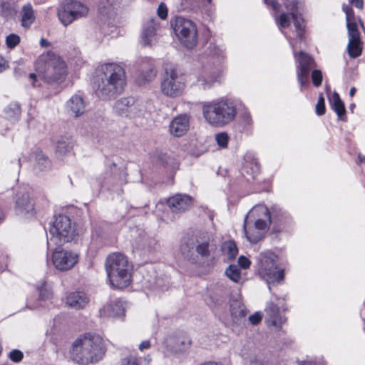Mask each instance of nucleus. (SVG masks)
<instances>
[{
    "label": "nucleus",
    "mask_w": 365,
    "mask_h": 365,
    "mask_svg": "<svg viewBox=\"0 0 365 365\" xmlns=\"http://www.w3.org/2000/svg\"><path fill=\"white\" fill-rule=\"evenodd\" d=\"M126 85L125 69L119 64L107 63L101 65L93 81L96 95L108 101L120 94Z\"/></svg>",
    "instance_id": "f257e3e1"
},
{
    "label": "nucleus",
    "mask_w": 365,
    "mask_h": 365,
    "mask_svg": "<svg viewBox=\"0 0 365 365\" xmlns=\"http://www.w3.org/2000/svg\"><path fill=\"white\" fill-rule=\"evenodd\" d=\"M105 352L103 339L98 335L90 333L79 336L73 342L70 350L72 359L81 365L98 361Z\"/></svg>",
    "instance_id": "f03ea898"
},
{
    "label": "nucleus",
    "mask_w": 365,
    "mask_h": 365,
    "mask_svg": "<svg viewBox=\"0 0 365 365\" xmlns=\"http://www.w3.org/2000/svg\"><path fill=\"white\" fill-rule=\"evenodd\" d=\"M203 116L210 125L224 127L232 122L237 115V108L233 101L221 98L202 105Z\"/></svg>",
    "instance_id": "7ed1b4c3"
},
{
    "label": "nucleus",
    "mask_w": 365,
    "mask_h": 365,
    "mask_svg": "<svg viewBox=\"0 0 365 365\" xmlns=\"http://www.w3.org/2000/svg\"><path fill=\"white\" fill-rule=\"evenodd\" d=\"M36 70L38 76L48 84L61 83L67 76L65 62L53 52L39 56L36 62Z\"/></svg>",
    "instance_id": "20e7f679"
},
{
    "label": "nucleus",
    "mask_w": 365,
    "mask_h": 365,
    "mask_svg": "<svg viewBox=\"0 0 365 365\" xmlns=\"http://www.w3.org/2000/svg\"><path fill=\"white\" fill-rule=\"evenodd\" d=\"M271 222V213L266 206L259 205L254 207L246 215L244 222L247 240L252 243H257L263 237Z\"/></svg>",
    "instance_id": "39448f33"
},
{
    "label": "nucleus",
    "mask_w": 365,
    "mask_h": 365,
    "mask_svg": "<svg viewBox=\"0 0 365 365\" xmlns=\"http://www.w3.org/2000/svg\"><path fill=\"white\" fill-rule=\"evenodd\" d=\"M106 269L110 284L113 287L123 289L130 284V266L125 255L120 253L110 255L106 262Z\"/></svg>",
    "instance_id": "423d86ee"
},
{
    "label": "nucleus",
    "mask_w": 365,
    "mask_h": 365,
    "mask_svg": "<svg viewBox=\"0 0 365 365\" xmlns=\"http://www.w3.org/2000/svg\"><path fill=\"white\" fill-rule=\"evenodd\" d=\"M257 272L267 284L284 279V269L277 267V256L273 252L261 253L257 257Z\"/></svg>",
    "instance_id": "0eeeda50"
},
{
    "label": "nucleus",
    "mask_w": 365,
    "mask_h": 365,
    "mask_svg": "<svg viewBox=\"0 0 365 365\" xmlns=\"http://www.w3.org/2000/svg\"><path fill=\"white\" fill-rule=\"evenodd\" d=\"M49 232L51 237L47 242L48 246L51 243L61 245L72 241L76 236V230L72 226L70 218L64 215L56 217Z\"/></svg>",
    "instance_id": "6e6552de"
},
{
    "label": "nucleus",
    "mask_w": 365,
    "mask_h": 365,
    "mask_svg": "<svg viewBox=\"0 0 365 365\" xmlns=\"http://www.w3.org/2000/svg\"><path fill=\"white\" fill-rule=\"evenodd\" d=\"M185 85L182 76L174 68H166L160 83V91L163 95L176 98L182 93Z\"/></svg>",
    "instance_id": "1a4fd4ad"
},
{
    "label": "nucleus",
    "mask_w": 365,
    "mask_h": 365,
    "mask_svg": "<svg viewBox=\"0 0 365 365\" xmlns=\"http://www.w3.org/2000/svg\"><path fill=\"white\" fill-rule=\"evenodd\" d=\"M175 34L188 49L193 48L197 43V30L195 24L190 20L178 17L173 26Z\"/></svg>",
    "instance_id": "9d476101"
},
{
    "label": "nucleus",
    "mask_w": 365,
    "mask_h": 365,
    "mask_svg": "<svg viewBox=\"0 0 365 365\" xmlns=\"http://www.w3.org/2000/svg\"><path fill=\"white\" fill-rule=\"evenodd\" d=\"M88 11V8L81 3L76 1H68L58 8V16L61 24L66 26L86 16Z\"/></svg>",
    "instance_id": "9b49d317"
},
{
    "label": "nucleus",
    "mask_w": 365,
    "mask_h": 365,
    "mask_svg": "<svg viewBox=\"0 0 365 365\" xmlns=\"http://www.w3.org/2000/svg\"><path fill=\"white\" fill-rule=\"evenodd\" d=\"M298 65L297 66V78L300 84V91L309 86V73L312 68L315 67L314 58L307 53L299 51L294 53Z\"/></svg>",
    "instance_id": "f8f14e48"
},
{
    "label": "nucleus",
    "mask_w": 365,
    "mask_h": 365,
    "mask_svg": "<svg viewBox=\"0 0 365 365\" xmlns=\"http://www.w3.org/2000/svg\"><path fill=\"white\" fill-rule=\"evenodd\" d=\"M143 106L132 97L121 98L113 106L115 113L122 117L133 118L143 113Z\"/></svg>",
    "instance_id": "ddd939ff"
},
{
    "label": "nucleus",
    "mask_w": 365,
    "mask_h": 365,
    "mask_svg": "<svg viewBox=\"0 0 365 365\" xmlns=\"http://www.w3.org/2000/svg\"><path fill=\"white\" fill-rule=\"evenodd\" d=\"M54 267L60 271L71 269L78 261V255L71 251L56 248L52 255Z\"/></svg>",
    "instance_id": "4468645a"
},
{
    "label": "nucleus",
    "mask_w": 365,
    "mask_h": 365,
    "mask_svg": "<svg viewBox=\"0 0 365 365\" xmlns=\"http://www.w3.org/2000/svg\"><path fill=\"white\" fill-rule=\"evenodd\" d=\"M15 212L16 215L24 218L34 216V205L28 192L20 191L16 194Z\"/></svg>",
    "instance_id": "2eb2a0df"
},
{
    "label": "nucleus",
    "mask_w": 365,
    "mask_h": 365,
    "mask_svg": "<svg viewBox=\"0 0 365 365\" xmlns=\"http://www.w3.org/2000/svg\"><path fill=\"white\" fill-rule=\"evenodd\" d=\"M168 351L175 354H181L188 351L191 346V340L184 336H170L165 341Z\"/></svg>",
    "instance_id": "dca6fc26"
},
{
    "label": "nucleus",
    "mask_w": 365,
    "mask_h": 365,
    "mask_svg": "<svg viewBox=\"0 0 365 365\" xmlns=\"http://www.w3.org/2000/svg\"><path fill=\"white\" fill-rule=\"evenodd\" d=\"M192 199L187 195L177 194L168 200L167 204L174 213L184 212L191 206Z\"/></svg>",
    "instance_id": "f3484780"
},
{
    "label": "nucleus",
    "mask_w": 365,
    "mask_h": 365,
    "mask_svg": "<svg viewBox=\"0 0 365 365\" xmlns=\"http://www.w3.org/2000/svg\"><path fill=\"white\" fill-rule=\"evenodd\" d=\"M170 132L176 137L185 135L189 128V117L187 115H180L175 117L170 123Z\"/></svg>",
    "instance_id": "a211bd4d"
},
{
    "label": "nucleus",
    "mask_w": 365,
    "mask_h": 365,
    "mask_svg": "<svg viewBox=\"0 0 365 365\" xmlns=\"http://www.w3.org/2000/svg\"><path fill=\"white\" fill-rule=\"evenodd\" d=\"M259 170L260 165L257 159L251 155H246L241 170L242 175L247 180L255 179Z\"/></svg>",
    "instance_id": "6ab92c4d"
},
{
    "label": "nucleus",
    "mask_w": 365,
    "mask_h": 365,
    "mask_svg": "<svg viewBox=\"0 0 365 365\" xmlns=\"http://www.w3.org/2000/svg\"><path fill=\"white\" fill-rule=\"evenodd\" d=\"M349 43L347 51L351 58H355L361 56L362 53V42L360 33L358 31H348Z\"/></svg>",
    "instance_id": "aec40b11"
},
{
    "label": "nucleus",
    "mask_w": 365,
    "mask_h": 365,
    "mask_svg": "<svg viewBox=\"0 0 365 365\" xmlns=\"http://www.w3.org/2000/svg\"><path fill=\"white\" fill-rule=\"evenodd\" d=\"M85 102L83 98L78 95H73L66 102V108L67 112L76 118L83 115L85 112Z\"/></svg>",
    "instance_id": "412c9836"
},
{
    "label": "nucleus",
    "mask_w": 365,
    "mask_h": 365,
    "mask_svg": "<svg viewBox=\"0 0 365 365\" xmlns=\"http://www.w3.org/2000/svg\"><path fill=\"white\" fill-rule=\"evenodd\" d=\"M125 308L123 302L116 300L105 305L99 310L101 317H115L124 315Z\"/></svg>",
    "instance_id": "4be33fe9"
},
{
    "label": "nucleus",
    "mask_w": 365,
    "mask_h": 365,
    "mask_svg": "<svg viewBox=\"0 0 365 365\" xmlns=\"http://www.w3.org/2000/svg\"><path fill=\"white\" fill-rule=\"evenodd\" d=\"M158 24L155 18L148 19L143 26L142 40L145 46H150L155 38Z\"/></svg>",
    "instance_id": "5701e85b"
},
{
    "label": "nucleus",
    "mask_w": 365,
    "mask_h": 365,
    "mask_svg": "<svg viewBox=\"0 0 365 365\" xmlns=\"http://www.w3.org/2000/svg\"><path fill=\"white\" fill-rule=\"evenodd\" d=\"M88 302V296L82 292H71L66 297V304L75 309H83Z\"/></svg>",
    "instance_id": "b1692460"
},
{
    "label": "nucleus",
    "mask_w": 365,
    "mask_h": 365,
    "mask_svg": "<svg viewBox=\"0 0 365 365\" xmlns=\"http://www.w3.org/2000/svg\"><path fill=\"white\" fill-rule=\"evenodd\" d=\"M267 320L269 324L274 327H279L284 319L279 314V307L274 303H269L265 309Z\"/></svg>",
    "instance_id": "393cba45"
},
{
    "label": "nucleus",
    "mask_w": 365,
    "mask_h": 365,
    "mask_svg": "<svg viewBox=\"0 0 365 365\" xmlns=\"http://www.w3.org/2000/svg\"><path fill=\"white\" fill-rule=\"evenodd\" d=\"M182 5L190 9L203 8L209 16L212 14V0H181Z\"/></svg>",
    "instance_id": "a878e982"
},
{
    "label": "nucleus",
    "mask_w": 365,
    "mask_h": 365,
    "mask_svg": "<svg viewBox=\"0 0 365 365\" xmlns=\"http://www.w3.org/2000/svg\"><path fill=\"white\" fill-rule=\"evenodd\" d=\"M21 25L29 28L35 21L36 16L33 6L30 4H25L20 11Z\"/></svg>",
    "instance_id": "bb28decb"
},
{
    "label": "nucleus",
    "mask_w": 365,
    "mask_h": 365,
    "mask_svg": "<svg viewBox=\"0 0 365 365\" xmlns=\"http://www.w3.org/2000/svg\"><path fill=\"white\" fill-rule=\"evenodd\" d=\"M245 306L240 301L235 300L231 303L230 313L234 323H239L247 315Z\"/></svg>",
    "instance_id": "cd10ccee"
},
{
    "label": "nucleus",
    "mask_w": 365,
    "mask_h": 365,
    "mask_svg": "<svg viewBox=\"0 0 365 365\" xmlns=\"http://www.w3.org/2000/svg\"><path fill=\"white\" fill-rule=\"evenodd\" d=\"M35 163L34 168L35 171H44L51 168L50 160L41 151H36L34 153Z\"/></svg>",
    "instance_id": "c85d7f7f"
},
{
    "label": "nucleus",
    "mask_w": 365,
    "mask_h": 365,
    "mask_svg": "<svg viewBox=\"0 0 365 365\" xmlns=\"http://www.w3.org/2000/svg\"><path fill=\"white\" fill-rule=\"evenodd\" d=\"M331 108L336 112L339 118L342 120H345V107L343 101L341 100L339 95L334 92L331 99H329Z\"/></svg>",
    "instance_id": "c756f323"
},
{
    "label": "nucleus",
    "mask_w": 365,
    "mask_h": 365,
    "mask_svg": "<svg viewBox=\"0 0 365 365\" xmlns=\"http://www.w3.org/2000/svg\"><path fill=\"white\" fill-rule=\"evenodd\" d=\"M157 71L155 66L150 61L143 63L141 66L142 83L152 81L156 76Z\"/></svg>",
    "instance_id": "7c9ffc66"
},
{
    "label": "nucleus",
    "mask_w": 365,
    "mask_h": 365,
    "mask_svg": "<svg viewBox=\"0 0 365 365\" xmlns=\"http://www.w3.org/2000/svg\"><path fill=\"white\" fill-rule=\"evenodd\" d=\"M21 113V107L17 103H11L4 109L5 118L13 123L19 120Z\"/></svg>",
    "instance_id": "2f4dec72"
},
{
    "label": "nucleus",
    "mask_w": 365,
    "mask_h": 365,
    "mask_svg": "<svg viewBox=\"0 0 365 365\" xmlns=\"http://www.w3.org/2000/svg\"><path fill=\"white\" fill-rule=\"evenodd\" d=\"M342 11L346 14V27L348 31H358L356 16L351 6L347 4L342 5Z\"/></svg>",
    "instance_id": "473e14b6"
},
{
    "label": "nucleus",
    "mask_w": 365,
    "mask_h": 365,
    "mask_svg": "<svg viewBox=\"0 0 365 365\" xmlns=\"http://www.w3.org/2000/svg\"><path fill=\"white\" fill-rule=\"evenodd\" d=\"M73 148V143L70 138H61L56 143V154L58 157H63L69 153Z\"/></svg>",
    "instance_id": "72a5a7b5"
},
{
    "label": "nucleus",
    "mask_w": 365,
    "mask_h": 365,
    "mask_svg": "<svg viewBox=\"0 0 365 365\" xmlns=\"http://www.w3.org/2000/svg\"><path fill=\"white\" fill-rule=\"evenodd\" d=\"M222 251L230 259H234L238 253V249L235 242L231 240L225 242L222 244Z\"/></svg>",
    "instance_id": "f704fd0d"
},
{
    "label": "nucleus",
    "mask_w": 365,
    "mask_h": 365,
    "mask_svg": "<svg viewBox=\"0 0 365 365\" xmlns=\"http://www.w3.org/2000/svg\"><path fill=\"white\" fill-rule=\"evenodd\" d=\"M292 16V19L294 21V25L295 29L297 31V37L299 39H302L303 38V30L305 28L304 19L302 17L301 13L294 14Z\"/></svg>",
    "instance_id": "c9c22d12"
},
{
    "label": "nucleus",
    "mask_w": 365,
    "mask_h": 365,
    "mask_svg": "<svg viewBox=\"0 0 365 365\" xmlns=\"http://www.w3.org/2000/svg\"><path fill=\"white\" fill-rule=\"evenodd\" d=\"M36 289L38 292L39 299L41 300L48 299L52 295L51 289L45 281L39 282L36 286Z\"/></svg>",
    "instance_id": "e433bc0d"
},
{
    "label": "nucleus",
    "mask_w": 365,
    "mask_h": 365,
    "mask_svg": "<svg viewBox=\"0 0 365 365\" xmlns=\"http://www.w3.org/2000/svg\"><path fill=\"white\" fill-rule=\"evenodd\" d=\"M195 250L198 255L202 257H207L210 255V242L208 240L202 242L197 241Z\"/></svg>",
    "instance_id": "4c0bfd02"
},
{
    "label": "nucleus",
    "mask_w": 365,
    "mask_h": 365,
    "mask_svg": "<svg viewBox=\"0 0 365 365\" xmlns=\"http://www.w3.org/2000/svg\"><path fill=\"white\" fill-rule=\"evenodd\" d=\"M225 274L235 282H238L241 278L240 269L237 265H230L226 269Z\"/></svg>",
    "instance_id": "58836bf2"
},
{
    "label": "nucleus",
    "mask_w": 365,
    "mask_h": 365,
    "mask_svg": "<svg viewBox=\"0 0 365 365\" xmlns=\"http://www.w3.org/2000/svg\"><path fill=\"white\" fill-rule=\"evenodd\" d=\"M194 243L192 240L185 242L180 246V252L182 255L189 260L192 259V250L194 249Z\"/></svg>",
    "instance_id": "ea45409f"
},
{
    "label": "nucleus",
    "mask_w": 365,
    "mask_h": 365,
    "mask_svg": "<svg viewBox=\"0 0 365 365\" xmlns=\"http://www.w3.org/2000/svg\"><path fill=\"white\" fill-rule=\"evenodd\" d=\"M0 9L1 15L5 18L12 16L16 12L14 6L9 2L1 3L0 5Z\"/></svg>",
    "instance_id": "a19ab883"
},
{
    "label": "nucleus",
    "mask_w": 365,
    "mask_h": 365,
    "mask_svg": "<svg viewBox=\"0 0 365 365\" xmlns=\"http://www.w3.org/2000/svg\"><path fill=\"white\" fill-rule=\"evenodd\" d=\"M284 6L289 12L290 16L300 13L299 10V1L297 0H285Z\"/></svg>",
    "instance_id": "79ce46f5"
},
{
    "label": "nucleus",
    "mask_w": 365,
    "mask_h": 365,
    "mask_svg": "<svg viewBox=\"0 0 365 365\" xmlns=\"http://www.w3.org/2000/svg\"><path fill=\"white\" fill-rule=\"evenodd\" d=\"M215 140L220 147L226 148L229 140L228 135L225 132L217 133L215 135Z\"/></svg>",
    "instance_id": "37998d69"
},
{
    "label": "nucleus",
    "mask_w": 365,
    "mask_h": 365,
    "mask_svg": "<svg viewBox=\"0 0 365 365\" xmlns=\"http://www.w3.org/2000/svg\"><path fill=\"white\" fill-rule=\"evenodd\" d=\"M276 21L279 26V29L287 28L290 25L289 15L284 12L279 15V16L276 19Z\"/></svg>",
    "instance_id": "c03bdc74"
},
{
    "label": "nucleus",
    "mask_w": 365,
    "mask_h": 365,
    "mask_svg": "<svg viewBox=\"0 0 365 365\" xmlns=\"http://www.w3.org/2000/svg\"><path fill=\"white\" fill-rule=\"evenodd\" d=\"M312 81L315 87H319L322 83V73L320 70L314 69L312 72Z\"/></svg>",
    "instance_id": "a18cd8bd"
},
{
    "label": "nucleus",
    "mask_w": 365,
    "mask_h": 365,
    "mask_svg": "<svg viewBox=\"0 0 365 365\" xmlns=\"http://www.w3.org/2000/svg\"><path fill=\"white\" fill-rule=\"evenodd\" d=\"M324 98L322 94H319L318 101L315 106V112L318 115H323L326 112Z\"/></svg>",
    "instance_id": "49530a36"
},
{
    "label": "nucleus",
    "mask_w": 365,
    "mask_h": 365,
    "mask_svg": "<svg viewBox=\"0 0 365 365\" xmlns=\"http://www.w3.org/2000/svg\"><path fill=\"white\" fill-rule=\"evenodd\" d=\"M197 86L205 90L209 88L213 83L214 80L212 78H206L204 76H200L197 78Z\"/></svg>",
    "instance_id": "de8ad7c7"
},
{
    "label": "nucleus",
    "mask_w": 365,
    "mask_h": 365,
    "mask_svg": "<svg viewBox=\"0 0 365 365\" xmlns=\"http://www.w3.org/2000/svg\"><path fill=\"white\" fill-rule=\"evenodd\" d=\"M121 365H140V359L135 355H129L121 359Z\"/></svg>",
    "instance_id": "09e8293b"
},
{
    "label": "nucleus",
    "mask_w": 365,
    "mask_h": 365,
    "mask_svg": "<svg viewBox=\"0 0 365 365\" xmlns=\"http://www.w3.org/2000/svg\"><path fill=\"white\" fill-rule=\"evenodd\" d=\"M20 42V37L14 34H9L6 38V46L9 48H14Z\"/></svg>",
    "instance_id": "8fccbe9b"
},
{
    "label": "nucleus",
    "mask_w": 365,
    "mask_h": 365,
    "mask_svg": "<svg viewBox=\"0 0 365 365\" xmlns=\"http://www.w3.org/2000/svg\"><path fill=\"white\" fill-rule=\"evenodd\" d=\"M208 53L216 57H223V51L217 45L210 43L207 48Z\"/></svg>",
    "instance_id": "3c124183"
},
{
    "label": "nucleus",
    "mask_w": 365,
    "mask_h": 365,
    "mask_svg": "<svg viewBox=\"0 0 365 365\" xmlns=\"http://www.w3.org/2000/svg\"><path fill=\"white\" fill-rule=\"evenodd\" d=\"M24 357L22 351L19 349H14L9 354V358L14 362H20Z\"/></svg>",
    "instance_id": "603ef678"
},
{
    "label": "nucleus",
    "mask_w": 365,
    "mask_h": 365,
    "mask_svg": "<svg viewBox=\"0 0 365 365\" xmlns=\"http://www.w3.org/2000/svg\"><path fill=\"white\" fill-rule=\"evenodd\" d=\"M157 13L161 19H165L168 16V9L164 3H160L158 6Z\"/></svg>",
    "instance_id": "864d4df0"
},
{
    "label": "nucleus",
    "mask_w": 365,
    "mask_h": 365,
    "mask_svg": "<svg viewBox=\"0 0 365 365\" xmlns=\"http://www.w3.org/2000/svg\"><path fill=\"white\" fill-rule=\"evenodd\" d=\"M262 320V314L260 312H255L249 317V321L252 324L256 325Z\"/></svg>",
    "instance_id": "5fc2aeb1"
},
{
    "label": "nucleus",
    "mask_w": 365,
    "mask_h": 365,
    "mask_svg": "<svg viewBox=\"0 0 365 365\" xmlns=\"http://www.w3.org/2000/svg\"><path fill=\"white\" fill-rule=\"evenodd\" d=\"M238 264L241 267L246 269L249 267L250 264V261L247 257L244 256H240L238 258Z\"/></svg>",
    "instance_id": "6e6d98bb"
},
{
    "label": "nucleus",
    "mask_w": 365,
    "mask_h": 365,
    "mask_svg": "<svg viewBox=\"0 0 365 365\" xmlns=\"http://www.w3.org/2000/svg\"><path fill=\"white\" fill-rule=\"evenodd\" d=\"M267 5L270 6L273 10L277 11L279 9L280 5L276 0H265Z\"/></svg>",
    "instance_id": "4d7b16f0"
},
{
    "label": "nucleus",
    "mask_w": 365,
    "mask_h": 365,
    "mask_svg": "<svg viewBox=\"0 0 365 365\" xmlns=\"http://www.w3.org/2000/svg\"><path fill=\"white\" fill-rule=\"evenodd\" d=\"M349 1L357 9H362L364 8V0H349Z\"/></svg>",
    "instance_id": "13d9d810"
},
{
    "label": "nucleus",
    "mask_w": 365,
    "mask_h": 365,
    "mask_svg": "<svg viewBox=\"0 0 365 365\" xmlns=\"http://www.w3.org/2000/svg\"><path fill=\"white\" fill-rule=\"evenodd\" d=\"M8 68V62L3 56H0V72H3Z\"/></svg>",
    "instance_id": "bf43d9fd"
},
{
    "label": "nucleus",
    "mask_w": 365,
    "mask_h": 365,
    "mask_svg": "<svg viewBox=\"0 0 365 365\" xmlns=\"http://www.w3.org/2000/svg\"><path fill=\"white\" fill-rule=\"evenodd\" d=\"M150 347V342L148 340L142 341L138 348L139 349L143 351L144 349H148Z\"/></svg>",
    "instance_id": "052dcab7"
},
{
    "label": "nucleus",
    "mask_w": 365,
    "mask_h": 365,
    "mask_svg": "<svg viewBox=\"0 0 365 365\" xmlns=\"http://www.w3.org/2000/svg\"><path fill=\"white\" fill-rule=\"evenodd\" d=\"M298 365H327L324 361H301L298 364Z\"/></svg>",
    "instance_id": "680f3d73"
},
{
    "label": "nucleus",
    "mask_w": 365,
    "mask_h": 365,
    "mask_svg": "<svg viewBox=\"0 0 365 365\" xmlns=\"http://www.w3.org/2000/svg\"><path fill=\"white\" fill-rule=\"evenodd\" d=\"M145 365H150L152 361V358L150 355H147L143 359Z\"/></svg>",
    "instance_id": "e2e57ef3"
},
{
    "label": "nucleus",
    "mask_w": 365,
    "mask_h": 365,
    "mask_svg": "<svg viewBox=\"0 0 365 365\" xmlns=\"http://www.w3.org/2000/svg\"><path fill=\"white\" fill-rule=\"evenodd\" d=\"M40 44L43 47H46L49 45V43L47 40L42 38L40 41Z\"/></svg>",
    "instance_id": "0e129e2a"
},
{
    "label": "nucleus",
    "mask_w": 365,
    "mask_h": 365,
    "mask_svg": "<svg viewBox=\"0 0 365 365\" xmlns=\"http://www.w3.org/2000/svg\"><path fill=\"white\" fill-rule=\"evenodd\" d=\"M356 93V88L354 87L351 88L349 91V96L353 97Z\"/></svg>",
    "instance_id": "69168bd1"
},
{
    "label": "nucleus",
    "mask_w": 365,
    "mask_h": 365,
    "mask_svg": "<svg viewBox=\"0 0 365 365\" xmlns=\"http://www.w3.org/2000/svg\"><path fill=\"white\" fill-rule=\"evenodd\" d=\"M29 78L30 79L33 80L34 81H35L36 78V75L34 73H31L29 74Z\"/></svg>",
    "instance_id": "338daca9"
},
{
    "label": "nucleus",
    "mask_w": 365,
    "mask_h": 365,
    "mask_svg": "<svg viewBox=\"0 0 365 365\" xmlns=\"http://www.w3.org/2000/svg\"><path fill=\"white\" fill-rule=\"evenodd\" d=\"M359 159L360 160L361 163H364L365 162V157L364 156H361V155H359Z\"/></svg>",
    "instance_id": "774afa93"
}]
</instances>
